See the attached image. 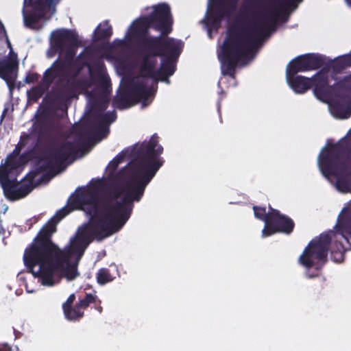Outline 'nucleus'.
Here are the masks:
<instances>
[{
    "label": "nucleus",
    "instance_id": "1",
    "mask_svg": "<svg viewBox=\"0 0 351 351\" xmlns=\"http://www.w3.org/2000/svg\"><path fill=\"white\" fill-rule=\"evenodd\" d=\"M173 18L167 3H159L147 16L136 19L131 26L128 40L134 39L136 54L141 58L140 76L169 82L176 71L175 62L180 56L184 43L167 36L172 30Z\"/></svg>",
    "mask_w": 351,
    "mask_h": 351
},
{
    "label": "nucleus",
    "instance_id": "2",
    "mask_svg": "<svg viewBox=\"0 0 351 351\" xmlns=\"http://www.w3.org/2000/svg\"><path fill=\"white\" fill-rule=\"evenodd\" d=\"M158 136L154 134L148 141L136 145L132 149L135 160L128 171L125 184V195L121 201H115L107 196L109 206L106 210L104 238L118 232L129 219L134 202H139L148 184L154 178L165 160L160 156L163 147L158 143Z\"/></svg>",
    "mask_w": 351,
    "mask_h": 351
},
{
    "label": "nucleus",
    "instance_id": "3",
    "mask_svg": "<svg viewBox=\"0 0 351 351\" xmlns=\"http://www.w3.org/2000/svg\"><path fill=\"white\" fill-rule=\"evenodd\" d=\"M278 16L277 10L271 9L267 14L263 15L259 24L247 25L245 22L250 21L243 16L229 27L219 56L223 75L235 77L239 62L253 58L264 39L275 29Z\"/></svg>",
    "mask_w": 351,
    "mask_h": 351
},
{
    "label": "nucleus",
    "instance_id": "4",
    "mask_svg": "<svg viewBox=\"0 0 351 351\" xmlns=\"http://www.w3.org/2000/svg\"><path fill=\"white\" fill-rule=\"evenodd\" d=\"M45 239L44 243L25 250L23 262L28 271L38 278L43 285L51 287L55 284L53 276L57 270L73 256L80 261L91 239L83 230L70 241L69 246L61 250L52 239Z\"/></svg>",
    "mask_w": 351,
    "mask_h": 351
},
{
    "label": "nucleus",
    "instance_id": "5",
    "mask_svg": "<svg viewBox=\"0 0 351 351\" xmlns=\"http://www.w3.org/2000/svg\"><path fill=\"white\" fill-rule=\"evenodd\" d=\"M34 132L37 136V141L32 149L39 162H43L40 166L43 171H58L70 158H75L78 152L87 146L83 142L88 132H81L78 135V141L81 146L71 142H60L58 138L53 134L52 127L45 121H38L34 124Z\"/></svg>",
    "mask_w": 351,
    "mask_h": 351
},
{
    "label": "nucleus",
    "instance_id": "6",
    "mask_svg": "<svg viewBox=\"0 0 351 351\" xmlns=\"http://www.w3.org/2000/svg\"><path fill=\"white\" fill-rule=\"evenodd\" d=\"M350 152L348 141L342 140L323 149L319 156V166L323 175L335 177L337 189L343 193L350 191L351 181L350 173H345L347 162L342 159Z\"/></svg>",
    "mask_w": 351,
    "mask_h": 351
},
{
    "label": "nucleus",
    "instance_id": "7",
    "mask_svg": "<svg viewBox=\"0 0 351 351\" xmlns=\"http://www.w3.org/2000/svg\"><path fill=\"white\" fill-rule=\"evenodd\" d=\"M70 206L90 215L88 229L99 240L104 239L106 210L110 206L107 196L99 197L91 188L84 189L70 198Z\"/></svg>",
    "mask_w": 351,
    "mask_h": 351
},
{
    "label": "nucleus",
    "instance_id": "8",
    "mask_svg": "<svg viewBox=\"0 0 351 351\" xmlns=\"http://www.w3.org/2000/svg\"><path fill=\"white\" fill-rule=\"evenodd\" d=\"M330 233H322L313 239L298 258V263L307 269L308 279L319 276V271L328 261V254L331 243Z\"/></svg>",
    "mask_w": 351,
    "mask_h": 351
},
{
    "label": "nucleus",
    "instance_id": "9",
    "mask_svg": "<svg viewBox=\"0 0 351 351\" xmlns=\"http://www.w3.org/2000/svg\"><path fill=\"white\" fill-rule=\"evenodd\" d=\"M111 92L110 81L108 77H103L101 84L88 93L93 106L101 113L96 114L99 122V128L102 131L108 130L107 128L117 119V113L112 112H103L106 110L110 103Z\"/></svg>",
    "mask_w": 351,
    "mask_h": 351
},
{
    "label": "nucleus",
    "instance_id": "10",
    "mask_svg": "<svg viewBox=\"0 0 351 351\" xmlns=\"http://www.w3.org/2000/svg\"><path fill=\"white\" fill-rule=\"evenodd\" d=\"M35 173H29L25 178V182L19 186L16 178L10 179L7 171L0 172V184L5 196L14 201L26 197L34 188Z\"/></svg>",
    "mask_w": 351,
    "mask_h": 351
},
{
    "label": "nucleus",
    "instance_id": "11",
    "mask_svg": "<svg viewBox=\"0 0 351 351\" xmlns=\"http://www.w3.org/2000/svg\"><path fill=\"white\" fill-rule=\"evenodd\" d=\"M75 210L70 206V199L68 202V205L56 212L54 216L49 219L45 223L41 229L39 230L36 236L33 239L31 244L25 250H29L33 249L41 243L46 242L45 238L52 239L53 234L57 231V224L59 221L69 215L71 212Z\"/></svg>",
    "mask_w": 351,
    "mask_h": 351
},
{
    "label": "nucleus",
    "instance_id": "12",
    "mask_svg": "<svg viewBox=\"0 0 351 351\" xmlns=\"http://www.w3.org/2000/svg\"><path fill=\"white\" fill-rule=\"evenodd\" d=\"M270 214L269 220L262 231L263 237H269L276 233L290 234L293 231L295 223L292 219L274 208H270Z\"/></svg>",
    "mask_w": 351,
    "mask_h": 351
},
{
    "label": "nucleus",
    "instance_id": "13",
    "mask_svg": "<svg viewBox=\"0 0 351 351\" xmlns=\"http://www.w3.org/2000/svg\"><path fill=\"white\" fill-rule=\"evenodd\" d=\"M52 0H24L25 10L23 12L25 25L30 29H37L35 25L45 18Z\"/></svg>",
    "mask_w": 351,
    "mask_h": 351
},
{
    "label": "nucleus",
    "instance_id": "14",
    "mask_svg": "<svg viewBox=\"0 0 351 351\" xmlns=\"http://www.w3.org/2000/svg\"><path fill=\"white\" fill-rule=\"evenodd\" d=\"M324 63V58L317 54L306 53L293 58L287 66L286 75H296L299 72L316 70Z\"/></svg>",
    "mask_w": 351,
    "mask_h": 351
},
{
    "label": "nucleus",
    "instance_id": "15",
    "mask_svg": "<svg viewBox=\"0 0 351 351\" xmlns=\"http://www.w3.org/2000/svg\"><path fill=\"white\" fill-rule=\"evenodd\" d=\"M329 82V70L326 68L321 69L310 78L311 88H313V93L318 99L323 101L331 97L336 84L330 85Z\"/></svg>",
    "mask_w": 351,
    "mask_h": 351
},
{
    "label": "nucleus",
    "instance_id": "16",
    "mask_svg": "<svg viewBox=\"0 0 351 351\" xmlns=\"http://www.w3.org/2000/svg\"><path fill=\"white\" fill-rule=\"evenodd\" d=\"M93 84L91 80L77 79V77H73L72 75L57 91L56 97L62 101L73 99L77 96V93L87 92Z\"/></svg>",
    "mask_w": 351,
    "mask_h": 351
},
{
    "label": "nucleus",
    "instance_id": "17",
    "mask_svg": "<svg viewBox=\"0 0 351 351\" xmlns=\"http://www.w3.org/2000/svg\"><path fill=\"white\" fill-rule=\"evenodd\" d=\"M73 66L71 60L58 58L53 62L51 67L45 71L42 80L43 84L47 88H49L56 78L68 77Z\"/></svg>",
    "mask_w": 351,
    "mask_h": 351
},
{
    "label": "nucleus",
    "instance_id": "18",
    "mask_svg": "<svg viewBox=\"0 0 351 351\" xmlns=\"http://www.w3.org/2000/svg\"><path fill=\"white\" fill-rule=\"evenodd\" d=\"M18 68L17 54L11 49L9 56L0 60V77L5 81L10 88L14 86Z\"/></svg>",
    "mask_w": 351,
    "mask_h": 351
},
{
    "label": "nucleus",
    "instance_id": "19",
    "mask_svg": "<svg viewBox=\"0 0 351 351\" xmlns=\"http://www.w3.org/2000/svg\"><path fill=\"white\" fill-rule=\"evenodd\" d=\"M51 45L60 53H63L66 47H79L77 34L71 29H62L53 32Z\"/></svg>",
    "mask_w": 351,
    "mask_h": 351
},
{
    "label": "nucleus",
    "instance_id": "20",
    "mask_svg": "<svg viewBox=\"0 0 351 351\" xmlns=\"http://www.w3.org/2000/svg\"><path fill=\"white\" fill-rule=\"evenodd\" d=\"M84 51V52L80 53L74 61L73 65L75 64L76 68L73 75V77H77L84 68H87L90 78H93L94 73H101L105 68V64L102 60L99 59L95 60L93 64H90L89 62L90 51L86 47ZM90 80H92V79Z\"/></svg>",
    "mask_w": 351,
    "mask_h": 351
},
{
    "label": "nucleus",
    "instance_id": "21",
    "mask_svg": "<svg viewBox=\"0 0 351 351\" xmlns=\"http://www.w3.org/2000/svg\"><path fill=\"white\" fill-rule=\"evenodd\" d=\"M149 77H141V79L134 80L131 84V90L134 99V103L138 104L142 101L143 106L149 104V98L154 95L155 90L153 86H147Z\"/></svg>",
    "mask_w": 351,
    "mask_h": 351
},
{
    "label": "nucleus",
    "instance_id": "22",
    "mask_svg": "<svg viewBox=\"0 0 351 351\" xmlns=\"http://www.w3.org/2000/svg\"><path fill=\"white\" fill-rule=\"evenodd\" d=\"M239 0H217L215 10L208 18L213 25H219L224 17H229L232 11L235 8Z\"/></svg>",
    "mask_w": 351,
    "mask_h": 351
},
{
    "label": "nucleus",
    "instance_id": "23",
    "mask_svg": "<svg viewBox=\"0 0 351 351\" xmlns=\"http://www.w3.org/2000/svg\"><path fill=\"white\" fill-rule=\"evenodd\" d=\"M287 79L290 87L298 94H303L311 88L310 78L302 76L289 74Z\"/></svg>",
    "mask_w": 351,
    "mask_h": 351
},
{
    "label": "nucleus",
    "instance_id": "24",
    "mask_svg": "<svg viewBox=\"0 0 351 351\" xmlns=\"http://www.w3.org/2000/svg\"><path fill=\"white\" fill-rule=\"evenodd\" d=\"M112 35V27L109 21L106 20L102 23L98 25L95 29L93 40L104 45L109 42Z\"/></svg>",
    "mask_w": 351,
    "mask_h": 351
},
{
    "label": "nucleus",
    "instance_id": "25",
    "mask_svg": "<svg viewBox=\"0 0 351 351\" xmlns=\"http://www.w3.org/2000/svg\"><path fill=\"white\" fill-rule=\"evenodd\" d=\"M134 104H136V103H134V99L131 89L123 90L112 101L113 106L119 110L128 108Z\"/></svg>",
    "mask_w": 351,
    "mask_h": 351
},
{
    "label": "nucleus",
    "instance_id": "26",
    "mask_svg": "<svg viewBox=\"0 0 351 351\" xmlns=\"http://www.w3.org/2000/svg\"><path fill=\"white\" fill-rule=\"evenodd\" d=\"M80 261H75L71 263L69 261L65 263L62 267L58 269L57 271L62 269L64 276L68 280H73L79 276L80 274L77 271V266Z\"/></svg>",
    "mask_w": 351,
    "mask_h": 351
},
{
    "label": "nucleus",
    "instance_id": "27",
    "mask_svg": "<svg viewBox=\"0 0 351 351\" xmlns=\"http://www.w3.org/2000/svg\"><path fill=\"white\" fill-rule=\"evenodd\" d=\"M64 315L66 319L69 321H80L84 315V312L76 302L73 306H69L63 309Z\"/></svg>",
    "mask_w": 351,
    "mask_h": 351
},
{
    "label": "nucleus",
    "instance_id": "28",
    "mask_svg": "<svg viewBox=\"0 0 351 351\" xmlns=\"http://www.w3.org/2000/svg\"><path fill=\"white\" fill-rule=\"evenodd\" d=\"M270 208H272L271 206H269V210L267 213L266 208L259 206H254L253 210L254 213V216L259 220H261L265 222V226H267L269 220L270 214Z\"/></svg>",
    "mask_w": 351,
    "mask_h": 351
},
{
    "label": "nucleus",
    "instance_id": "29",
    "mask_svg": "<svg viewBox=\"0 0 351 351\" xmlns=\"http://www.w3.org/2000/svg\"><path fill=\"white\" fill-rule=\"evenodd\" d=\"M114 278L110 274L108 269L101 268L97 274V281L99 285H105L112 281Z\"/></svg>",
    "mask_w": 351,
    "mask_h": 351
},
{
    "label": "nucleus",
    "instance_id": "30",
    "mask_svg": "<svg viewBox=\"0 0 351 351\" xmlns=\"http://www.w3.org/2000/svg\"><path fill=\"white\" fill-rule=\"evenodd\" d=\"M96 300V295L93 293H86L85 296L82 299H80L77 302L80 307L84 311L87 308L90 304H92Z\"/></svg>",
    "mask_w": 351,
    "mask_h": 351
},
{
    "label": "nucleus",
    "instance_id": "31",
    "mask_svg": "<svg viewBox=\"0 0 351 351\" xmlns=\"http://www.w3.org/2000/svg\"><path fill=\"white\" fill-rule=\"evenodd\" d=\"M123 193V190L119 186H114L108 194H105L103 196H108L112 199V204H114L115 201H118Z\"/></svg>",
    "mask_w": 351,
    "mask_h": 351
},
{
    "label": "nucleus",
    "instance_id": "32",
    "mask_svg": "<svg viewBox=\"0 0 351 351\" xmlns=\"http://www.w3.org/2000/svg\"><path fill=\"white\" fill-rule=\"evenodd\" d=\"M303 0H280L283 8L287 10L290 8L296 9L299 3Z\"/></svg>",
    "mask_w": 351,
    "mask_h": 351
},
{
    "label": "nucleus",
    "instance_id": "33",
    "mask_svg": "<svg viewBox=\"0 0 351 351\" xmlns=\"http://www.w3.org/2000/svg\"><path fill=\"white\" fill-rule=\"evenodd\" d=\"M124 154H119L116 157H114L109 163V167L113 170H115L123 160Z\"/></svg>",
    "mask_w": 351,
    "mask_h": 351
},
{
    "label": "nucleus",
    "instance_id": "34",
    "mask_svg": "<svg viewBox=\"0 0 351 351\" xmlns=\"http://www.w3.org/2000/svg\"><path fill=\"white\" fill-rule=\"evenodd\" d=\"M77 47H70V45L67 46L65 51H66V55L64 56V59H66V60H71V61L72 62V64H73L74 63V61H73V58H74V56L75 54V49L77 48Z\"/></svg>",
    "mask_w": 351,
    "mask_h": 351
},
{
    "label": "nucleus",
    "instance_id": "35",
    "mask_svg": "<svg viewBox=\"0 0 351 351\" xmlns=\"http://www.w3.org/2000/svg\"><path fill=\"white\" fill-rule=\"evenodd\" d=\"M348 58V56H346L345 58L336 61L334 64V68L337 69L338 70H341V69H345V67L348 65L347 61H346Z\"/></svg>",
    "mask_w": 351,
    "mask_h": 351
},
{
    "label": "nucleus",
    "instance_id": "36",
    "mask_svg": "<svg viewBox=\"0 0 351 351\" xmlns=\"http://www.w3.org/2000/svg\"><path fill=\"white\" fill-rule=\"evenodd\" d=\"M40 78V75L37 73H29L25 79V82L27 84L34 83L35 82H37L38 79Z\"/></svg>",
    "mask_w": 351,
    "mask_h": 351
},
{
    "label": "nucleus",
    "instance_id": "37",
    "mask_svg": "<svg viewBox=\"0 0 351 351\" xmlns=\"http://www.w3.org/2000/svg\"><path fill=\"white\" fill-rule=\"evenodd\" d=\"M75 300V295L74 293L71 294L65 302L62 304V309L66 308L71 306Z\"/></svg>",
    "mask_w": 351,
    "mask_h": 351
},
{
    "label": "nucleus",
    "instance_id": "38",
    "mask_svg": "<svg viewBox=\"0 0 351 351\" xmlns=\"http://www.w3.org/2000/svg\"><path fill=\"white\" fill-rule=\"evenodd\" d=\"M96 300L93 303V306L95 310H97L99 313H101L103 311V307L101 306V301L100 299L98 298V297L96 295Z\"/></svg>",
    "mask_w": 351,
    "mask_h": 351
},
{
    "label": "nucleus",
    "instance_id": "39",
    "mask_svg": "<svg viewBox=\"0 0 351 351\" xmlns=\"http://www.w3.org/2000/svg\"><path fill=\"white\" fill-rule=\"evenodd\" d=\"M351 115V110L349 108H343L342 110V114L341 117L342 119H348Z\"/></svg>",
    "mask_w": 351,
    "mask_h": 351
},
{
    "label": "nucleus",
    "instance_id": "40",
    "mask_svg": "<svg viewBox=\"0 0 351 351\" xmlns=\"http://www.w3.org/2000/svg\"><path fill=\"white\" fill-rule=\"evenodd\" d=\"M0 351H12V348L7 343L0 346Z\"/></svg>",
    "mask_w": 351,
    "mask_h": 351
},
{
    "label": "nucleus",
    "instance_id": "41",
    "mask_svg": "<svg viewBox=\"0 0 351 351\" xmlns=\"http://www.w3.org/2000/svg\"><path fill=\"white\" fill-rule=\"evenodd\" d=\"M337 254L339 256V258L337 259V261L340 262L341 260H343V254L341 252L337 253Z\"/></svg>",
    "mask_w": 351,
    "mask_h": 351
},
{
    "label": "nucleus",
    "instance_id": "42",
    "mask_svg": "<svg viewBox=\"0 0 351 351\" xmlns=\"http://www.w3.org/2000/svg\"><path fill=\"white\" fill-rule=\"evenodd\" d=\"M115 42L118 43L117 45L119 46L123 45V40H116Z\"/></svg>",
    "mask_w": 351,
    "mask_h": 351
},
{
    "label": "nucleus",
    "instance_id": "43",
    "mask_svg": "<svg viewBox=\"0 0 351 351\" xmlns=\"http://www.w3.org/2000/svg\"><path fill=\"white\" fill-rule=\"evenodd\" d=\"M11 156H8V158H7V164L9 165L10 164V158Z\"/></svg>",
    "mask_w": 351,
    "mask_h": 351
},
{
    "label": "nucleus",
    "instance_id": "44",
    "mask_svg": "<svg viewBox=\"0 0 351 351\" xmlns=\"http://www.w3.org/2000/svg\"><path fill=\"white\" fill-rule=\"evenodd\" d=\"M8 47L10 48V51L11 50V49H12L11 43L9 40L8 41Z\"/></svg>",
    "mask_w": 351,
    "mask_h": 351
},
{
    "label": "nucleus",
    "instance_id": "45",
    "mask_svg": "<svg viewBox=\"0 0 351 351\" xmlns=\"http://www.w3.org/2000/svg\"><path fill=\"white\" fill-rule=\"evenodd\" d=\"M3 29V27L2 25H0V33H1L2 30Z\"/></svg>",
    "mask_w": 351,
    "mask_h": 351
},
{
    "label": "nucleus",
    "instance_id": "46",
    "mask_svg": "<svg viewBox=\"0 0 351 351\" xmlns=\"http://www.w3.org/2000/svg\"><path fill=\"white\" fill-rule=\"evenodd\" d=\"M6 110H7L6 109H5V110H3V114H2V116H3V117L4 116V114L5 113Z\"/></svg>",
    "mask_w": 351,
    "mask_h": 351
}]
</instances>
